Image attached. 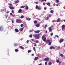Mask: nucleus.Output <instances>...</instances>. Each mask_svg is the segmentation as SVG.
<instances>
[{
  "mask_svg": "<svg viewBox=\"0 0 65 65\" xmlns=\"http://www.w3.org/2000/svg\"><path fill=\"white\" fill-rule=\"evenodd\" d=\"M33 36L36 39H38L40 37V36L39 34H34Z\"/></svg>",
  "mask_w": 65,
  "mask_h": 65,
  "instance_id": "nucleus-1",
  "label": "nucleus"
},
{
  "mask_svg": "<svg viewBox=\"0 0 65 65\" xmlns=\"http://www.w3.org/2000/svg\"><path fill=\"white\" fill-rule=\"evenodd\" d=\"M8 5H9V7L10 9H14V7H13L12 6V4L10 3H9L8 4Z\"/></svg>",
  "mask_w": 65,
  "mask_h": 65,
  "instance_id": "nucleus-2",
  "label": "nucleus"
},
{
  "mask_svg": "<svg viewBox=\"0 0 65 65\" xmlns=\"http://www.w3.org/2000/svg\"><path fill=\"white\" fill-rule=\"evenodd\" d=\"M42 39H43V41L44 42H45L46 40V37H44V35H43L42 37Z\"/></svg>",
  "mask_w": 65,
  "mask_h": 65,
  "instance_id": "nucleus-3",
  "label": "nucleus"
},
{
  "mask_svg": "<svg viewBox=\"0 0 65 65\" xmlns=\"http://www.w3.org/2000/svg\"><path fill=\"white\" fill-rule=\"evenodd\" d=\"M36 8L37 9H38V10H40V9H41V8L40 6H38L37 5H36Z\"/></svg>",
  "mask_w": 65,
  "mask_h": 65,
  "instance_id": "nucleus-4",
  "label": "nucleus"
},
{
  "mask_svg": "<svg viewBox=\"0 0 65 65\" xmlns=\"http://www.w3.org/2000/svg\"><path fill=\"white\" fill-rule=\"evenodd\" d=\"M16 22L18 23H22V20H21L17 19L16 20Z\"/></svg>",
  "mask_w": 65,
  "mask_h": 65,
  "instance_id": "nucleus-5",
  "label": "nucleus"
},
{
  "mask_svg": "<svg viewBox=\"0 0 65 65\" xmlns=\"http://www.w3.org/2000/svg\"><path fill=\"white\" fill-rule=\"evenodd\" d=\"M49 60H50V59H49V58L48 57L44 59V61H49Z\"/></svg>",
  "mask_w": 65,
  "mask_h": 65,
  "instance_id": "nucleus-6",
  "label": "nucleus"
},
{
  "mask_svg": "<svg viewBox=\"0 0 65 65\" xmlns=\"http://www.w3.org/2000/svg\"><path fill=\"white\" fill-rule=\"evenodd\" d=\"M64 41L63 39H60L59 40V42L60 43H61V42H62L63 41Z\"/></svg>",
  "mask_w": 65,
  "mask_h": 65,
  "instance_id": "nucleus-7",
  "label": "nucleus"
},
{
  "mask_svg": "<svg viewBox=\"0 0 65 65\" xmlns=\"http://www.w3.org/2000/svg\"><path fill=\"white\" fill-rule=\"evenodd\" d=\"M34 32L35 33H38L40 32V30H38L36 31H34Z\"/></svg>",
  "mask_w": 65,
  "mask_h": 65,
  "instance_id": "nucleus-8",
  "label": "nucleus"
},
{
  "mask_svg": "<svg viewBox=\"0 0 65 65\" xmlns=\"http://www.w3.org/2000/svg\"><path fill=\"white\" fill-rule=\"evenodd\" d=\"M65 25H63L61 26V28H62V29L63 30L64 29V28L65 27Z\"/></svg>",
  "mask_w": 65,
  "mask_h": 65,
  "instance_id": "nucleus-9",
  "label": "nucleus"
},
{
  "mask_svg": "<svg viewBox=\"0 0 65 65\" xmlns=\"http://www.w3.org/2000/svg\"><path fill=\"white\" fill-rule=\"evenodd\" d=\"M55 49V47L53 46H51L50 47V49L52 50V49Z\"/></svg>",
  "mask_w": 65,
  "mask_h": 65,
  "instance_id": "nucleus-10",
  "label": "nucleus"
},
{
  "mask_svg": "<svg viewBox=\"0 0 65 65\" xmlns=\"http://www.w3.org/2000/svg\"><path fill=\"white\" fill-rule=\"evenodd\" d=\"M3 27H1L0 28V31H2L3 30Z\"/></svg>",
  "mask_w": 65,
  "mask_h": 65,
  "instance_id": "nucleus-11",
  "label": "nucleus"
},
{
  "mask_svg": "<svg viewBox=\"0 0 65 65\" xmlns=\"http://www.w3.org/2000/svg\"><path fill=\"white\" fill-rule=\"evenodd\" d=\"M20 1L19 0H17L14 1L15 3H19Z\"/></svg>",
  "mask_w": 65,
  "mask_h": 65,
  "instance_id": "nucleus-12",
  "label": "nucleus"
},
{
  "mask_svg": "<svg viewBox=\"0 0 65 65\" xmlns=\"http://www.w3.org/2000/svg\"><path fill=\"white\" fill-rule=\"evenodd\" d=\"M15 31L16 32H19V30L17 29H15Z\"/></svg>",
  "mask_w": 65,
  "mask_h": 65,
  "instance_id": "nucleus-13",
  "label": "nucleus"
},
{
  "mask_svg": "<svg viewBox=\"0 0 65 65\" xmlns=\"http://www.w3.org/2000/svg\"><path fill=\"white\" fill-rule=\"evenodd\" d=\"M48 29L49 30V31H50V32H51V31H52V30L51 27H49L48 28Z\"/></svg>",
  "mask_w": 65,
  "mask_h": 65,
  "instance_id": "nucleus-14",
  "label": "nucleus"
},
{
  "mask_svg": "<svg viewBox=\"0 0 65 65\" xmlns=\"http://www.w3.org/2000/svg\"><path fill=\"white\" fill-rule=\"evenodd\" d=\"M22 12V10L20 9L19 10H18V12L19 13H21Z\"/></svg>",
  "mask_w": 65,
  "mask_h": 65,
  "instance_id": "nucleus-15",
  "label": "nucleus"
},
{
  "mask_svg": "<svg viewBox=\"0 0 65 65\" xmlns=\"http://www.w3.org/2000/svg\"><path fill=\"white\" fill-rule=\"evenodd\" d=\"M60 21V18H58L57 20L56 21L57 22H59Z\"/></svg>",
  "mask_w": 65,
  "mask_h": 65,
  "instance_id": "nucleus-16",
  "label": "nucleus"
},
{
  "mask_svg": "<svg viewBox=\"0 0 65 65\" xmlns=\"http://www.w3.org/2000/svg\"><path fill=\"white\" fill-rule=\"evenodd\" d=\"M46 4L47 5H48V6H50V5H51L50 3H46Z\"/></svg>",
  "mask_w": 65,
  "mask_h": 65,
  "instance_id": "nucleus-17",
  "label": "nucleus"
},
{
  "mask_svg": "<svg viewBox=\"0 0 65 65\" xmlns=\"http://www.w3.org/2000/svg\"><path fill=\"white\" fill-rule=\"evenodd\" d=\"M23 29H24V28H20L19 30L20 31H22V30H23Z\"/></svg>",
  "mask_w": 65,
  "mask_h": 65,
  "instance_id": "nucleus-18",
  "label": "nucleus"
},
{
  "mask_svg": "<svg viewBox=\"0 0 65 65\" xmlns=\"http://www.w3.org/2000/svg\"><path fill=\"white\" fill-rule=\"evenodd\" d=\"M38 59V57H36L35 58L34 60H35V61H36V60H37Z\"/></svg>",
  "mask_w": 65,
  "mask_h": 65,
  "instance_id": "nucleus-19",
  "label": "nucleus"
},
{
  "mask_svg": "<svg viewBox=\"0 0 65 65\" xmlns=\"http://www.w3.org/2000/svg\"><path fill=\"white\" fill-rule=\"evenodd\" d=\"M47 43H49L51 42V40H47Z\"/></svg>",
  "mask_w": 65,
  "mask_h": 65,
  "instance_id": "nucleus-20",
  "label": "nucleus"
},
{
  "mask_svg": "<svg viewBox=\"0 0 65 65\" xmlns=\"http://www.w3.org/2000/svg\"><path fill=\"white\" fill-rule=\"evenodd\" d=\"M24 18V16L23 15L21 16L20 17V18H21V19H23V18Z\"/></svg>",
  "mask_w": 65,
  "mask_h": 65,
  "instance_id": "nucleus-21",
  "label": "nucleus"
},
{
  "mask_svg": "<svg viewBox=\"0 0 65 65\" xmlns=\"http://www.w3.org/2000/svg\"><path fill=\"white\" fill-rule=\"evenodd\" d=\"M34 22L35 24H36V23H37V21H34Z\"/></svg>",
  "mask_w": 65,
  "mask_h": 65,
  "instance_id": "nucleus-22",
  "label": "nucleus"
},
{
  "mask_svg": "<svg viewBox=\"0 0 65 65\" xmlns=\"http://www.w3.org/2000/svg\"><path fill=\"white\" fill-rule=\"evenodd\" d=\"M29 8V7H28V6H27L25 8V9H26L27 10H28V9Z\"/></svg>",
  "mask_w": 65,
  "mask_h": 65,
  "instance_id": "nucleus-23",
  "label": "nucleus"
},
{
  "mask_svg": "<svg viewBox=\"0 0 65 65\" xmlns=\"http://www.w3.org/2000/svg\"><path fill=\"white\" fill-rule=\"evenodd\" d=\"M37 27H38L39 26V24H37L36 25Z\"/></svg>",
  "mask_w": 65,
  "mask_h": 65,
  "instance_id": "nucleus-24",
  "label": "nucleus"
},
{
  "mask_svg": "<svg viewBox=\"0 0 65 65\" xmlns=\"http://www.w3.org/2000/svg\"><path fill=\"white\" fill-rule=\"evenodd\" d=\"M15 52H18V50L17 49H16L15 50Z\"/></svg>",
  "mask_w": 65,
  "mask_h": 65,
  "instance_id": "nucleus-25",
  "label": "nucleus"
},
{
  "mask_svg": "<svg viewBox=\"0 0 65 65\" xmlns=\"http://www.w3.org/2000/svg\"><path fill=\"white\" fill-rule=\"evenodd\" d=\"M39 42V41H38V40H37L35 41V42L36 43H38Z\"/></svg>",
  "mask_w": 65,
  "mask_h": 65,
  "instance_id": "nucleus-26",
  "label": "nucleus"
},
{
  "mask_svg": "<svg viewBox=\"0 0 65 65\" xmlns=\"http://www.w3.org/2000/svg\"><path fill=\"white\" fill-rule=\"evenodd\" d=\"M25 7V6H22L20 7V8H24Z\"/></svg>",
  "mask_w": 65,
  "mask_h": 65,
  "instance_id": "nucleus-27",
  "label": "nucleus"
},
{
  "mask_svg": "<svg viewBox=\"0 0 65 65\" xmlns=\"http://www.w3.org/2000/svg\"><path fill=\"white\" fill-rule=\"evenodd\" d=\"M33 49L34 51H35V52L36 51V50L35 49V47H33Z\"/></svg>",
  "mask_w": 65,
  "mask_h": 65,
  "instance_id": "nucleus-28",
  "label": "nucleus"
},
{
  "mask_svg": "<svg viewBox=\"0 0 65 65\" xmlns=\"http://www.w3.org/2000/svg\"><path fill=\"white\" fill-rule=\"evenodd\" d=\"M55 2H56V3H58V2H59V1L58 0H56L55 1Z\"/></svg>",
  "mask_w": 65,
  "mask_h": 65,
  "instance_id": "nucleus-29",
  "label": "nucleus"
},
{
  "mask_svg": "<svg viewBox=\"0 0 65 65\" xmlns=\"http://www.w3.org/2000/svg\"><path fill=\"white\" fill-rule=\"evenodd\" d=\"M48 64L49 65H51L52 64V63L51 62H49V63H48Z\"/></svg>",
  "mask_w": 65,
  "mask_h": 65,
  "instance_id": "nucleus-30",
  "label": "nucleus"
},
{
  "mask_svg": "<svg viewBox=\"0 0 65 65\" xmlns=\"http://www.w3.org/2000/svg\"><path fill=\"white\" fill-rule=\"evenodd\" d=\"M60 56H61V57H63V54H61L60 55Z\"/></svg>",
  "mask_w": 65,
  "mask_h": 65,
  "instance_id": "nucleus-31",
  "label": "nucleus"
},
{
  "mask_svg": "<svg viewBox=\"0 0 65 65\" xmlns=\"http://www.w3.org/2000/svg\"><path fill=\"white\" fill-rule=\"evenodd\" d=\"M12 23H14V21H13V19H12Z\"/></svg>",
  "mask_w": 65,
  "mask_h": 65,
  "instance_id": "nucleus-32",
  "label": "nucleus"
},
{
  "mask_svg": "<svg viewBox=\"0 0 65 65\" xmlns=\"http://www.w3.org/2000/svg\"><path fill=\"white\" fill-rule=\"evenodd\" d=\"M31 52V50H28V53H30Z\"/></svg>",
  "mask_w": 65,
  "mask_h": 65,
  "instance_id": "nucleus-33",
  "label": "nucleus"
},
{
  "mask_svg": "<svg viewBox=\"0 0 65 65\" xmlns=\"http://www.w3.org/2000/svg\"><path fill=\"white\" fill-rule=\"evenodd\" d=\"M50 12L51 13H53V12H54V11L53 10H51L50 11Z\"/></svg>",
  "mask_w": 65,
  "mask_h": 65,
  "instance_id": "nucleus-34",
  "label": "nucleus"
},
{
  "mask_svg": "<svg viewBox=\"0 0 65 65\" xmlns=\"http://www.w3.org/2000/svg\"><path fill=\"white\" fill-rule=\"evenodd\" d=\"M48 17H46L45 18L46 20H48Z\"/></svg>",
  "mask_w": 65,
  "mask_h": 65,
  "instance_id": "nucleus-35",
  "label": "nucleus"
},
{
  "mask_svg": "<svg viewBox=\"0 0 65 65\" xmlns=\"http://www.w3.org/2000/svg\"><path fill=\"white\" fill-rule=\"evenodd\" d=\"M20 47L22 49H23L24 48V47L22 46H20Z\"/></svg>",
  "mask_w": 65,
  "mask_h": 65,
  "instance_id": "nucleus-36",
  "label": "nucleus"
},
{
  "mask_svg": "<svg viewBox=\"0 0 65 65\" xmlns=\"http://www.w3.org/2000/svg\"><path fill=\"white\" fill-rule=\"evenodd\" d=\"M53 35V33L52 32L51 33V36H52Z\"/></svg>",
  "mask_w": 65,
  "mask_h": 65,
  "instance_id": "nucleus-37",
  "label": "nucleus"
},
{
  "mask_svg": "<svg viewBox=\"0 0 65 65\" xmlns=\"http://www.w3.org/2000/svg\"><path fill=\"white\" fill-rule=\"evenodd\" d=\"M32 35H30L29 36V37H32Z\"/></svg>",
  "mask_w": 65,
  "mask_h": 65,
  "instance_id": "nucleus-38",
  "label": "nucleus"
},
{
  "mask_svg": "<svg viewBox=\"0 0 65 65\" xmlns=\"http://www.w3.org/2000/svg\"><path fill=\"white\" fill-rule=\"evenodd\" d=\"M18 45H17V44H14V45L15 46H17Z\"/></svg>",
  "mask_w": 65,
  "mask_h": 65,
  "instance_id": "nucleus-39",
  "label": "nucleus"
},
{
  "mask_svg": "<svg viewBox=\"0 0 65 65\" xmlns=\"http://www.w3.org/2000/svg\"><path fill=\"white\" fill-rule=\"evenodd\" d=\"M56 62H57V63H59V60H57Z\"/></svg>",
  "mask_w": 65,
  "mask_h": 65,
  "instance_id": "nucleus-40",
  "label": "nucleus"
},
{
  "mask_svg": "<svg viewBox=\"0 0 65 65\" xmlns=\"http://www.w3.org/2000/svg\"><path fill=\"white\" fill-rule=\"evenodd\" d=\"M51 42H49L48 44V45H51Z\"/></svg>",
  "mask_w": 65,
  "mask_h": 65,
  "instance_id": "nucleus-41",
  "label": "nucleus"
},
{
  "mask_svg": "<svg viewBox=\"0 0 65 65\" xmlns=\"http://www.w3.org/2000/svg\"><path fill=\"white\" fill-rule=\"evenodd\" d=\"M51 16V15L50 14H49L48 15V17H50Z\"/></svg>",
  "mask_w": 65,
  "mask_h": 65,
  "instance_id": "nucleus-42",
  "label": "nucleus"
},
{
  "mask_svg": "<svg viewBox=\"0 0 65 65\" xmlns=\"http://www.w3.org/2000/svg\"><path fill=\"white\" fill-rule=\"evenodd\" d=\"M10 15H12V13H10Z\"/></svg>",
  "mask_w": 65,
  "mask_h": 65,
  "instance_id": "nucleus-43",
  "label": "nucleus"
},
{
  "mask_svg": "<svg viewBox=\"0 0 65 65\" xmlns=\"http://www.w3.org/2000/svg\"><path fill=\"white\" fill-rule=\"evenodd\" d=\"M9 11H8L7 12H6V13H9Z\"/></svg>",
  "mask_w": 65,
  "mask_h": 65,
  "instance_id": "nucleus-44",
  "label": "nucleus"
},
{
  "mask_svg": "<svg viewBox=\"0 0 65 65\" xmlns=\"http://www.w3.org/2000/svg\"><path fill=\"white\" fill-rule=\"evenodd\" d=\"M45 65H47V62H45Z\"/></svg>",
  "mask_w": 65,
  "mask_h": 65,
  "instance_id": "nucleus-45",
  "label": "nucleus"
},
{
  "mask_svg": "<svg viewBox=\"0 0 65 65\" xmlns=\"http://www.w3.org/2000/svg\"><path fill=\"white\" fill-rule=\"evenodd\" d=\"M21 27H23V24H22L21 25Z\"/></svg>",
  "mask_w": 65,
  "mask_h": 65,
  "instance_id": "nucleus-46",
  "label": "nucleus"
},
{
  "mask_svg": "<svg viewBox=\"0 0 65 65\" xmlns=\"http://www.w3.org/2000/svg\"><path fill=\"white\" fill-rule=\"evenodd\" d=\"M31 41H34V39H31Z\"/></svg>",
  "mask_w": 65,
  "mask_h": 65,
  "instance_id": "nucleus-47",
  "label": "nucleus"
},
{
  "mask_svg": "<svg viewBox=\"0 0 65 65\" xmlns=\"http://www.w3.org/2000/svg\"><path fill=\"white\" fill-rule=\"evenodd\" d=\"M34 46H36V43H35V45H34Z\"/></svg>",
  "mask_w": 65,
  "mask_h": 65,
  "instance_id": "nucleus-48",
  "label": "nucleus"
},
{
  "mask_svg": "<svg viewBox=\"0 0 65 65\" xmlns=\"http://www.w3.org/2000/svg\"><path fill=\"white\" fill-rule=\"evenodd\" d=\"M36 19H37V20H38V21H40V19H39L37 18Z\"/></svg>",
  "mask_w": 65,
  "mask_h": 65,
  "instance_id": "nucleus-49",
  "label": "nucleus"
},
{
  "mask_svg": "<svg viewBox=\"0 0 65 65\" xmlns=\"http://www.w3.org/2000/svg\"><path fill=\"white\" fill-rule=\"evenodd\" d=\"M47 26V25H45V27H44L45 28H46V27Z\"/></svg>",
  "mask_w": 65,
  "mask_h": 65,
  "instance_id": "nucleus-50",
  "label": "nucleus"
},
{
  "mask_svg": "<svg viewBox=\"0 0 65 65\" xmlns=\"http://www.w3.org/2000/svg\"><path fill=\"white\" fill-rule=\"evenodd\" d=\"M14 11L13 10H12L11 12L13 13H14V12H13Z\"/></svg>",
  "mask_w": 65,
  "mask_h": 65,
  "instance_id": "nucleus-51",
  "label": "nucleus"
},
{
  "mask_svg": "<svg viewBox=\"0 0 65 65\" xmlns=\"http://www.w3.org/2000/svg\"><path fill=\"white\" fill-rule=\"evenodd\" d=\"M26 42H27V43H29V40H27L26 41Z\"/></svg>",
  "mask_w": 65,
  "mask_h": 65,
  "instance_id": "nucleus-52",
  "label": "nucleus"
},
{
  "mask_svg": "<svg viewBox=\"0 0 65 65\" xmlns=\"http://www.w3.org/2000/svg\"><path fill=\"white\" fill-rule=\"evenodd\" d=\"M44 9L45 10H46V7H44Z\"/></svg>",
  "mask_w": 65,
  "mask_h": 65,
  "instance_id": "nucleus-53",
  "label": "nucleus"
},
{
  "mask_svg": "<svg viewBox=\"0 0 65 65\" xmlns=\"http://www.w3.org/2000/svg\"><path fill=\"white\" fill-rule=\"evenodd\" d=\"M35 3H36V4H38L39 3L38 2H36Z\"/></svg>",
  "mask_w": 65,
  "mask_h": 65,
  "instance_id": "nucleus-54",
  "label": "nucleus"
},
{
  "mask_svg": "<svg viewBox=\"0 0 65 65\" xmlns=\"http://www.w3.org/2000/svg\"><path fill=\"white\" fill-rule=\"evenodd\" d=\"M56 37H57V38H59V36H58L57 35H56Z\"/></svg>",
  "mask_w": 65,
  "mask_h": 65,
  "instance_id": "nucleus-55",
  "label": "nucleus"
},
{
  "mask_svg": "<svg viewBox=\"0 0 65 65\" xmlns=\"http://www.w3.org/2000/svg\"><path fill=\"white\" fill-rule=\"evenodd\" d=\"M31 56H34V54H31Z\"/></svg>",
  "mask_w": 65,
  "mask_h": 65,
  "instance_id": "nucleus-56",
  "label": "nucleus"
},
{
  "mask_svg": "<svg viewBox=\"0 0 65 65\" xmlns=\"http://www.w3.org/2000/svg\"><path fill=\"white\" fill-rule=\"evenodd\" d=\"M2 10H3V11H4V9H3V10H1V11L2 12Z\"/></svg>",
  "mask_w": 65,
  "mask_h": 65,
  "instance_id": "nucleus-57",
  "label": "nucleus"
},
{
  "mask_svg": "<svg viewBox=\"0 0 65 65\" xmlns=\"http://www.w3.org/2000/svg\"><path fill=\"white\" fill-rule=\"evenodd\" d=\"M32 30H31L30 31H29V32H32Z\"/></svg>",
  "mask_w": 65,
  "mask_h": 65,
  "instance_id": "nucleus-58",
  "label": "nucleus"
},
{
  "mask_svg": "<svg viewBox=\"0 0 65 65\" xmlns=\"http://www.w3.org/2000/svg\"><path fill=\"white\" fill-rule=\"evenodd\" d=\"M58 49H60V46H59L58 47Z\"/></svg>",
  "mask_w": 65,
  "mask_h": 65,
  "instance_id": "nucleus-59",
  "label": "nucleus"
},
{
  "mask_svg": "<svg viewBox=\"0 0 65 65\" xmlns=\"http://www.w3.org/2000/svg\"><path fill=\"white\" fill-rule=\"evenodd\" d=\"M8 17V15H6V19H7V17Z\"/></svg>",
  "mask_w": 65,
  "mask_h": 65,
  "instance_id": "nucleus-60",
  "label": "nucleus"
},
{
  "mask_svg": "<svg viewBox=\"0 0 65 65\" xmlns=\"http://www.w3.org/2000/svg\"><path fill=\"white\" fill-rule=\"evenodd\" d=\"M31 20V19L30 18H29L28 19V21H30V20Z\"/></svg>",
  "mask_w": 65,
  "mask_h": 65,
  "instance_id": "nucleus-61",
  "label": "nucleus"
},
{
  "mask_svg": "<svg viewBox=\"0 0 65 65\" xmlns=\"http://www.w3.org/2000/svg\"><path fill=\"white\" fill-rule=\"evenodd\" d=\"M43 5H45V3H43Z\"/></svg>",
  "mask_w": 65,
  "mask_h": 65,
  "instance_id": "nucleus-62",
  "label": "nucleus"
},
{
  "mask_svg": "<svg viewBox=\"0 0 65 65\" xmlns=\"http://www.w3.org/2000/svg\"><path fill=\"white\" fill-rule=\"evenodd\" d=\"M42 65V63H40L38 65Z\"/></svg>",
  "mask_w": 65,
  "mask_h": 65,
  "instance_id": "nucleus-63",
  "label": "nucleus"
},
{
  "mask_svg": "<svg viewBox=\"0 0 65 65\" xmlns=\"http://www.w3.org/2000/svg\"><path fill=\"white\" fill-rule=\"evenodd\" d=\"M58 5H59V4H58L56 5V6H58Z\"/></svg>",
  "mask_w": 65,
  "mask_h": 65,
  "instance_id": "nucleus-64",
  "label": "nucleus"
}]
</instances>
